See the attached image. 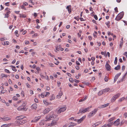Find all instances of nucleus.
I'll return each mask as SVG.
<instances>
[{"mask_svg": "<svg viewBox=\"0 0 127 127\" xmlns=\"http://www.w3.org/2000/svg\"><path fill=\"white\" fill-rule=\"evenodd\" d=\"M124 15V13L123 12L120 13L117 15L115 20L117 21L120 20L123 17Z\"/></svg>", "mask_w": 127, "mask_h": 127, "instance_id": "obj_1", "label": "nucleus"}, {"mask_svg": "<svg viewBox=\"0 0 127 127\" xmlns=\"http://www.w3.org/2000/svg\"><path fill=\"white\" fill-rule=\"evenodd\" d=\"M5 92V90H1V93H0V94H1L2 93H4Z\"/></svg>", "mask_w": 127, "mask_h": 127, "instance_id": "obj_49", "label": "nucleus"}, {"mask_svg": "<svg viewBox=\"0 0 127 127\" xmlns=\"http://www.w3.org/2000/svg\"><path fill=\"white\" fill-rule=\"evenodd\" d=\"M121 73H120L118 74H117L115 76L114 79V82H115L117 81V79L118 78V77L120 76L121 74Z\"/></svg>", "mask_w": 127, "mask_h": 127, "instance_id": "obj_11", "label": "nucleus"}, {"mask_svg": "<svg viewBox=\"0 0 127 127\" xmlns=\"http://www.w3.org/2000/svg\"><path fill=\"white\" fill-rule=\"evenodd\" d=\"M110 23V22L109 21H108V22H106L105 23V24L107 25L108 27V28H109L110 27V25H109V24Z\"/></svg>", "mask_w": 127, "mask_h": 127, "instance_id": "obj_38", "label": "nucleus"}, {"mask_svg": "<svg viewBox=\"0 0 127 127\" xmlns=\"http://www.w3.org/2000/svg\"><path fill=\"white\" fill-rule=\"evenodd\" d=\"M55 97L54 96V95L53 94L52 95L51 97V98H50V100H53L55 99Z\"/></svg>", "mask_w": 127, "mask_h": 127, "instance_id": "obj_22", "label": "nucleus"}, {"mask_svg": "<svg viewBox=\"0 0 127 127\" xmlns=\"http://www.w3.org/2000/svg\"><path fill=\"white\" fill-rule=\"evenodd\" d=\"M76 64L78 65H80V63L77 61H76Z\"/></svg>", "mask_w": 127, "mask_h": 127, "instance_id": "obj_55", "label": "nucleus"}, {"mask_svg": "<svg viewBox=\"0 0 127 127\" xmlns=\"http://www.w3.org/2000/svg\"><path fill=\"white\" fill-rule=\"evenodd\" d=\"M48 112L47 111L46 109L44 110L43 111V113L44 114H46L48 113Z\"/></svg>", "mask_w": 127, "mask_h": 127, "instance_id": "obj_27", "label": "nucleus"}, {"mask_svg": "<svg viewBox=\"0 0 127 127\" xmlns=\"http://www.w3.org/2000/svg\"><path fill=\"white\" fill-rule=\"evenodd\" d=\"M17 109L18 110H22V108L21 107V106H20L19 107H18L17 108Z\"/></svg>", "mask_w": 127, "mask_h": 127, "instance_id": "obj_33", "label": "nucleus"}, {"mask_svg": "<svg viewBox=\"0 0 127 127\" xmlns=\"http://www.w3.org/2000/svg\"><path fill=\"white\" fill-rule=\"evenodd\" d=\"M63 95V93L61 91H60L59 93V95L62 96Z\"/></svg>", "mask_w": 127, "mask_h": 127, "instance_id": "obj_40", "label": "nucleus"}, {"mask_svg": "<svg viewBox=\"0 0 127 127\" xmlns=\"http://www.w3.org/2000/svg\"><path fill=\"white\" fill-rule=\"evenodd\" d=\"M86 116H83L82 118L80 119H78V122L79 123H80L84 120V119L85 118Z\"/></svg>", "mask_w": 127, "mask_h": 127, "instance_id": "obj_14", "label": "nucleus"}, {"mask_svg": "<svg viewBox=\"0 0 127 127\" xmlns=\"http://www.w3.org/2000/svg\"><path fill=\"white\" fill-rule=\"evenodd\" d=\"M10 124H4L2 125L1 127H9V126L10 125Z\"/></svg>", "mask_w": 127, "mask_h": 127, "instance_id": "obj_19", "label": "nucleus"}, {"mask_svg": "<svg viewBox=\"0 0 127 127\" xmlns=\"http://www.w3.org/2000/svg\"><path fill=\"white\" fill-rule=\"evenodd\" d=\"M34 101L36 103H38V100L36 98H35L34 99Z\"/></svg>", "mask_w": 127, "mask_h": 127, "instance_id": "obj_61", "label": "nucleus"}, {"mask_svg": "<svg viewBox=\"0 0 127 127\" xmlns=\"http://www.w3.org/2000/svg\"><path fill=\"white\" fill-rule=\"evenodd\" d=\"M50 94V93L49 92H47L46 93V95H45V97L47 96L48 95H49Z\"/></svg>", "mask_w": 127, "mask_h": 127, "instance_id": "obj_41", "label": "nucleus"}, {"mask_svg": "<svg viewBox=\"0 0 127 127\" xmlns=\"http://www.w3.org/2000/svg\"><path fill=\"white\" fill-rule=\"evenodd\" d=\"M120 93H118L116 95H114L112 97L111 99V101L112 102H114L116 99L120 95Z\"/></svg>", "mask_w": 127, "mask_h": 127, "instance_id": "obj_4", "label": "nucleus"}, {"mask_svg": "<svg viewBox=\"0 0 127 127\" xmlns=\"http://www.w3.org/2000/svg\"><path fill=\"white\" fill-rule=\"evenodd\" d=\"M117 57H116L115 58V60L114 61V63L115 64H116L117 62Z\"/></svg>", "mask_w": 127, "mask_h": 127, "instance_id": "obj_25", "label": "nucleus"}, {"mask_svg": "<svg viewBox=\"0 0 127 127\" xmlns=\"http://www.w3.org/2000/svg\"><path fill=\"white\" fill-rule=\"evenodd\" d=\"M15 33L16 36H18L19 35L18 34V31L17 30H16L15 32Z\"/></svg>", "mask_w": 127, "mask_h": 127, "instance_id": "obj_31", "label": "nucleus"}, {"mask_svg": "<svg viewBox=\"0 0 127 127\" xmlns=\"http://www.w3.org/2000/svg\"><path fill=\"white\" fill-rule=\"evenodd\" d=\"M37 107V105L36 103L33 104L31 106L32 109H36Z\"/></svg>", "mask_w": 127, "mask_h": 127, "instance_id": "obj_12", "label": "nucleus"}, {"mask_svg": "<svg viewBox=\"0 0 127 127\" xmlns=\"http://www.w3.org/2000/svg\"><path fill=\"white\" fill-rule=\"evenodd\" d=\"M24 116H19L17 117L16 118V119L17 120H22V119L24 118Z\"/></svg>", "mask_w": 127, "mask_h": 127, "instance_id": "obj_15", "label": "nucleus"}, {"mask_svg": "<svg viewBox=\"0 0 127 127\" xmlns=\"http://www.w3.org/2000/svg\"><path fill=\"white\" fill-rule=\"evenodd\" d=\"M69 81L73 83V82L74 80L72 78H70L69 79Z\"/></svg>", "mask_w": 127, "mask_h": 127, "instance_id": "obj_34", "label": "nucleus"}, {"mask_svg": "<svg viewBox=\"0 0 127 127\" xmlns=\"http://www.w3.org/2000/svg\"><path fill=\"white\" fill-rule=\"evenodd\" d=\"M120 47H122L123 45V41H120Z\"/></svg>", "mask_w": 127, "mask_h": 127, "instance_id": "obj_36", "label": "nucleus"}, {"mask_svg": "<svg viewBox=\"0 0 127 127\" xmlns=\"http://www.w3.org/2000/svg\"><path fill=\"white\" fill-rule=\"evenodd\" d=\"M120 68V65H118L116 67L114 68V69L116 70H119Z\"/></svg>", "mask_w": 127, "mask_h": 127, "instance_id": "obj_21", "label": "nucleus"}, {"mask_svg": "<svg viewBox=\"0 0 127 127\" xmlns=\"http://www.w3.org/2000/svg\"><path fill=\"white\" fill-rule=\"evenodd\" d=\"M109 104V103H107V104H105L104 105H101V106H100V108H103L104 107H106Z\"/></svg>", "mask_w": 127, "mask_h": 127, "instance_id": "obj_20", "label": "nucleus"}, {"mask_svg": "<svg viewBox=\"0 0 127 127\" xmlns=\"http://www.w3.org/2000/svg\"><path fill=\"white\" fill-rule=\"evenodd\" d=\"M40 118V117L38 116V117H36L34 119L37 122L38 121Z\"/></svg>", "mask_w": 127, "mask_h": 127, "instance_id": "obj_28", "label": "nucleus"}, {"mask_svg": "<svg viewBox=\"0 0 127 127\" xmlns=\"http://www.w3.org/2000/svg\"><path fill=\"white\" fill-rule=\"evenodd\" d=\"M66 108V107H61L59 109L57 112V114L60 113L61 112H63L65 110Z\"/></svg>", "mask_w": 127, "mask_h": 127, "instance_id": "obj_6", "label": "nucleus"}, {"mask_svg": "<svg viewBox=\"0 0 127 127\" xmlns=\"http://www.w3.org/2000/svg\"><path fill=\"white\" fill-rule=\"evenodd\" d=\"M114 10L116 12H118V8L117 7H116L114 8Z\"/></svg>", "mask_w": 127, "mask_h": 127, "instance_id": "obj_53", "label": "nucleus"}, {"mask_svg": "<svg viewBox=\"0 0 127 127\" xmlns=\"http://www.w3.org/2000/svg\"><path fill=\"white\" fill-rule=\"evenodd\" d=\"M18 98L16 96H14L13 97V99L15 100H17Z\"/></svg>", "mask_w": 127, "mask_h": 127, "instance_id": "obj_35", "label": "nucleus"}, {"mask_svg": "<svg viewBox=\"0 0 127 127\" xmlns=\"http://www.w3.org/2000/svg\"><path fill=\"white\" fill-rule=\"evenodd\" d=\"M68 10L69 13L70 14L71 12V7H70V9H68Z\"/></svg>", "mask_w": 127, "mask_h": 127, "instance_id": "obj_47", "label": "nucleus"}, {"mask_svg": "<svg viewBox=\"0 0 127 127\" xmlns=\"http://www.w3.org/2000/svg\"><path fill=\"white\" fill-rule=\"evenodd\" d=\"M44 125L43 121H42L39 123V125Z\"/></svg>", "mask_w": 127, "mask_h": 127, "instance_id": "obj_44", "label": "nucleus"}, {"mask_svg": "<svg viewBox=\"0 0 127 127\" xmlns=\"http://www.w3.org/2000/svg\"><path fill=\"white\" fill-rule=\"evenodd\" d=\"M109 88H107L102 90V91L100 92V93L101 92V94H103V92L105 93L108 92L109 90Z\"/></svg>", "mask_w": 127, "mask_h": 127, "instance_id": "obj_13", "label": "nucleus"}, {"mask_svg": "<svg viewBox=\"0 0 127 127\" xmlns=\"http://www.w3.org/2000/svg\"><path fill=\"white\" fill-rule=\"evenodd\" d=\"M113 122L111 123L110 122V123L108 124H107V126H108V127H111L112 125L113 124Z\"/></svg>", "mask_w": 127, "mask_h": 127, "instance_id": "obj_29", "label": "nucleus"}, {"mask_svg": "<svg viewBox=\"0 0 127 127\" xmlns=\"http://www.w3.org/2000/svg\"><path fill=\"white\" fill-rule=\"evenodd\" d=\"M56 49L58 51H59V46H56Z\"/></svg>", "mask_w": 127, "mask_h": 127, "instance_id": "obj_56", "label": "nucleus"}, {"mask_svg": "<svg viewBox=\"0 0 127 127\" xmlns=\"http://www.w3.org/2000/svg\"><path fill=\"white\" fill-rule=\"evenodd\" d=\"M97 110L96 109H95L93 111H92L89 114L88 117L89 118H90L92 116L94 115L95 113L96 112Z\"/></svg>", "mask_w": 127, "mask_h": 127, "instance_id": "obj_5", "label": "nucleus"}, {"mask_svg": "<svg viewBox=\"0 0 127 127\" xmlns=\"http://www.w3.org/2000/svg\"><path fill=\"white\" fill-rule=\"evenodd\" d=\"M120 119H117L113 123L114 126H117L120 124Z\"/></svg>", "mask_w": 127, "mask_h": 127, "instance_id": "obj_9", "label": "nucleus"}, {"mask_svg": "<svg viewBox=\"0 0 127 127\" xmlns=\"http://www.w3.org/2000/svg\"><path fill=\"white\" fill-rule=\"evenodd\" d=\"M105 67L107 70L110 71L111 70V66L108 63H106L105 65Z\"/></svg>", "mask_w": 127, "mask_h": 127, "instance_id": "obj_8", "label": "nucleus"}, {"mask_svg": "<svg viewBox=\"0 0 127 127\" xmlns=\"http://www.w3.org/2000/svg\"><path fill=\"white\" fill-rule=\"evenodd\" d=\"M89 108V107H87L85 108H82L80 110L77 114H79L80 113H84L88 111Z\"/></svg>", "mask_w": 127, "mask_h": 127, "instance_id": "obj_2", "label": "nucleus"}, {"mask_svg": "<svg viewBox=\"0 0 127 127\" xmlns=\"http://www.w3.org/2000/svg\"><path fill=\"white\" fill-rule=\"evenodd\" d=\"M43 102L46 105H48L49 104H51V103H48V102H47L43 100Z\"/></svg>", "mask_w": 127, "mask_h": 127, "instance_id": "obj_23", "label": "nucleus"}, {"mask_svg": "<svg viewBox=\"0 0 127 127\" xmlns=\"http://www.w3.org/2000/svg\"><path fill=\"white\" fill-rule=\"evenodd\" d=\"M21 95L22 96H24V92L23 91H22L21 92Z\"/></svg>", "mask_w": 127, "mask_h": 127, "instance_id": "obj_58", "label": "nucleus"}, {"mask_svg": "<svg viewBox=\"0 0 127 127\" xmlns=\"http://www.w3.org/2000/svg\"><path fill=\"white\" fill-rule=\"evenodd\" d=\"M47 108L51 110H52L53 108V107L52 106H49Z\"/></svg>", "mask_w": 127, "mask_h": 127, "instance_id": "obj_59", "label": "nucleus"}, {"mask_svg": "<svg viewBox=\"0 0 127 127\" xmlns=\"http://www.w3.org/2000/svg\"><path fill=\"white\" fill-rule=\"evenodd\" d=\"M87 98V96H86L84 98H81L79 100V102H80L82 101H83L85 100Z\"/></svg>", "mask_w": 127, "mask_h": 127, "instance_id": "obj_18", "label": "nucleus"}, {"mask_svg": "<svg viewBox=\"0 0 127 127\" xmlns=\"http://www.w3.org/2000/svg\"><path fill=\"white\" fill-rule=\"evenodd\" d=\"M48 55L52 57H54V55L52 54L50 52L48 53Z\"/></svg>", "mask_w": 127, "mask_h": 127, "instance_id": "obj_43", "label": "nucleus"}, {"mask_svg": "<svg viewBox=\"0 0 127 127\" xmlns=\"http://www.w3.org/2000/svg\"><path fill=\"white\" fill-rule=\"evenodd\" d=\"M5 5L7 6H9V2H7L5 3Z\"/></svg>", "mask_w": 127, "mask_h": 127, "instance_id": "obj_48", "label": "nucleus"}, {"mask_svg": "<svg viewBox=\"0 0 127 127\" xmlns=\"http://www.w3.org/2000/svg\"><path fill=\"white\" fill-rule=\"evenodd\" d=\"M28 5V3L27 2H25L23 3V5L27 6Z\"/></svg>", "mask_w": 127, "mask_h": 127, "instance_id": "obj_52", "label": "nucleus"}, {"mask_svg": "<svg viewBox=\"0 0 127 127\" xmlns=\"http://www.w3.org/2000/svg\"><path fill=\"white\" fill-rule=\"evenodd\" d=\"M10 13V11H8L7 12L6 14H5V16L4 17L6 18V17H9V14Z\"/></svg>", "mask_w": 127, "mask_h": 127, "instance_id": "obj_17", "label": "nucleus"}, {"mask_svg": "<svg viewBox=\"0 0 127 127\" xmlns=\"http://www.w3.org/2000/svg\"><path fill=\"white\" fill-rule=\"evenodd\" d=\"M125 98L124 97H123L121 98L120 100H119V101H120V102H121L122 101L124 100L125 99Z\"/></svg>", "mask_w": 127, "mask_h": 127, "instance_id": "obj_37", "label": "nucleus"}, {"mask_svg": "<svg viewBox=\"0 0 127 127\" xmlns=\"http://www.w3.org/2000/svg\"><path fill=\"white\" fill-rule=\"evenodd\" d=\"M9 83L10 84H11L12 83V81L10 79H9L8 80Z\"/></svg>", "mask_w": 127, "mask_h": 127, "instance_id": "obj_50", "label": "nucleus"}, {"mask_svg": "<svg viewBox=\"0 0 127 127\" xmlns=\"http://www.w3.org/2000/svg\"><path fill=\"white\" fill-rule=\"evenodd\" d=\"M70 25H67V26H66V28L67 29H68L70 28Z\"/></svg>", "mask_w": 127, "mask_h": 127, "instance_id": "obj_63", "label": "nucleus"}, {"mask_svg": "<svg viewBox=\"0 0 127 127\" xmlns=\"http://www.w3.org/2000/svg\"><path fill=\"white\" fill-rule=\"evenodd\" d=\"M124 116H125V118H126L127 117V113H125L124 114Z\"/></svg>", "mask_w": 127, "mask_h": 127, "instance_id": "obj_57", "label": "nucleus"}, {"mask_svg": "<svg viewBox=\"0 0 127 127\" xmlns=\"http://www.w3.org/2000/svg\"><path fill=\"white\" fill-rule=\"evenodd\" d=\"M6 44L7 45H8L9 44V42L8 41H6Z\"/></svg>", "mask_w": 127, "mask_h": 127, "instance_id": "obj_64", "label": "nucleus"}, {"mask_svg": "<svg viewBox=\"0 0 127 127\" xmlns=\"http://www.w3.org/2000/svg\"><path fill=\"white\" fill-rule=\"evenodd\" d=\"M89 40L90 41L92 39V37L91 36H89L88 37Z\"/></svg>", "mask_w": 127, "mask_h": 127, "instance_id": "obj_62", "label": "nucleus"}, {"mask_svg": "<svg viewBox=\"0 0 127 127\" xmlns=\"http://www.w3.org/2000/svg\"><path fill=\"white\" fill-rule=\"evenodd\" d=\"M125 68V65H123L122 66V70L123 71H124Z\"/></svg>", "mask_w": 127, "mask_h": 127, "instance_id": "obj_45", "label": "nucleus"}, {"mask_svg": "<svg viewBox=\"0 0 127 127\" xmlns=\"http://www.w3.org/2000/svg\"><path fill=\"white\" fill-rule=\"evenodd\" d=\"M115 118L114 117H112V118H110L108 120L109 122H111L112 121H113V120H114Z\"/></svg>", "mask_w": 127, "mask_h": 127, "instance_id": "obj_30", "label": "nucleus"}, {"mask_svg": "<svg viewBox=\"0 0 127 127\" xmlns=\"http://www.w3.org/2000/svg\"><path fill=\"white\" fill-rule=\"evenodd\" d=\"M57 116V115H52L48 117L47 116L46 117V118L47 119V121H49L56 118Z\"/></svg>", "mask_w": 127, "mask_h": 127, "instance_id": "obj_3", "label": "nucleus"}, {"mask_svg": "<svg viewBox=\"0 0 127 127\" xmlns=\"http://www.w3.org/2000/svg\"><path fill=\"white\" fill-rule=\"evenodd\" d=\"M56 119V120H53L52 121L51 124V126H54L56 124L57 121L58 120L59 118H57Z\"/></svg>", "mask_w": 127, "mask_h": 127, "instance_id": "obj_10", "label": "nucleus"}, {"mask_svg": "<svg viewBox=\"0 0 127 127\" xmlns=\"http://www.w3.org/2000/svg\"><path fill=\"white\" fill-rule=\"evenodd\" d=\"M61 96L58 95H57V97L58 98H60L61 97Z\"/></svg>", "mask_w": 127, "mask_h": 127, "instance_id": "obj_60", "label": "nucleus"}, {"mask_svg": "<svg viewBox=\"0 0 127 127\" xmlns=\"http://www.w3.org/2000/svg\"><path fill=\"white\" fill-rule=\"evenodd\" d=\"M74 82L76 83H78L79 82V81L78 80H77L76 79H75L74 80Z\"/></svg>", "mask_w": 127, "mask_h": 127, "instance_id": "obj_51", "label": "nucleus"}, {"mask_svg": "<svg viewBox=\"0 0 127 127\" xmlns=\"http://www.w3.org/2000/svg\"><path fill=\"white\" fill-rule=\"evenodd\" d=\"M27 122V121L25 120H21L18 121V122L20 124L23 125Z\"/></svg>", "mask_w": 127, "mask_h": 127, "instance_id": "obj_7", "label": "nucleus"}, {"mask_svg": "<svg viewBox=\"0 0 127 127\" xmlns=\"http://www.w3.org/2000/svg\"><path fill=\"white\" fill-rule=\"evenodd\" d=\"M108 79H109V78L107 77V76H106L104 79V80L105 81L107 82L108 81Z\"/></svg>", "mask_w": 127, "mask_h": 127, "instance_id": "obj_26", "label": "nucleus"}, {"mask_svg": "<svg viewBox=\"0 0 127 127\" xmlns=\"http://www.w3.org/2000/svg\"><path fill=\"white\" fill-rule=\"evenodd\" d=\"M11 119V118L9 117H5L2 118V120L4 121H7L8 120H10Z\"/></svg>", "mask_w": 127, "mask_h": 127, "instance_id": "obj_16", "label": "nucleus"}, {"mask_svg": "<svg viewBox=\"0 0 127 127\" xmlns=\"http://www.w3.org/2000/svg\"><path fill=\"white\" fill-rule=\"evenodd\" d=\"M20 7L22 9H24L25 10H26V8L24 6V5H22V6H20Z\"/></svg>", "mask_w": 127, "mask_h": 127, "instance_id": "obj_32", "label": "nucleus"}, {"mask_svg": "<svg viewBox=\"0 0 127 127\" xmlns=\"http://www.w3.org/2000/svg\"><path fill=\"white\" fill-rule=\"evenodd\" d=\"M125 77L124 76H123L122 79L120 80V82L123 81Z\"/></svg>", "mask_w": 127, "mask_h": 127, "instance_id": "obj_39", "label": "nucleus"}, {"mask_svg": "<svg viewBox=\"0 0 127 127\" xmlns=\"http://www.w3.org/2000/svg\"><path fill=\"white\" fill-rule=\"evenodd\" d=\"M94 17L95 19L96 20H97L98 19V18L97 17V16L96 15H95L94 16Z\"/></svg>", "mask_w": 127, "mask_h": 127, "instance_id": "obj_42", "label": "nucleus"}, {"mask_svg": "<svg viewBox=\"0 0 127 127\" xmlns=\"http://www.w3.org/2000/svg\"><path fill=\"white\" fill-rule=\"evenodd\" d=\"M124 55H125L126 57L127 58V52H125L124 53Z\"/></svg>", "mask_w": 127, "mask_h": 127, "instance_id": "obj_54", "label": "nucleus"}, {"mask_svg": "<svg viewBox=\"0 0 127 127\" xmlns=\"http://www.w3.org/2000/svg\"><path fill=\"white\" fill-rule=\"evenodd\" d=\"M1 78H3V77H7L8 76L6 75H5L4 74H1Z\"/></svg>", "mask_w": 127, "mask_h": 127, "instance_id": "obj_24", "label": "nucleus"}, {"mask_svg": "<svg viewBox=\"0 0 127 127\" xmlns=\"http://www.w3.org/2000/svg\"><path fill=\"white\" fill-rule=\"evenodd\" d=\"M5 72L8 73H10V72L9 71V70L7 69H5Z\"/></svg>", "mask_w": 127, "mask_h": 127, "instance_id": "obj_46", "label": "nucleus"}]
</instances>
